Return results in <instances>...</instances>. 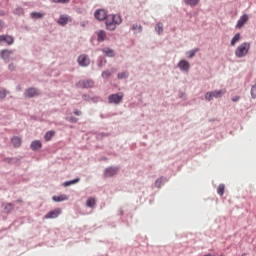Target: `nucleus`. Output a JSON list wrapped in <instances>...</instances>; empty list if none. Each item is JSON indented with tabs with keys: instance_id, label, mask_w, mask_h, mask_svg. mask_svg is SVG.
Returning a JSON list of instances; mask_svg holds the SVG:
<instances>
[{
	"instance_id": "nucleus-1",
	"label": "nucleus",
	"mask_w": 256,
	"mask_h": 256,
	"mask_svg": "<svg viewBox=\"0 0 256 256\" xmlns=\"http://www.w3.org/2000/svg\"><path fill=\"white\" fill-rule=\"evenodd\" d=\"M122 22L123 20L120 15L109 14L106 16V29H108V31H115V29H117V25H121Z\"/></svg>"
},
{
	"instance_id": "nucleus-2",
	"label": "nucleus",
	"mask_w": 256,
	"mask_h": 256,
	"mask_svg": "<svg viewBox=\"0 0 256 256\" xmlns=\"http://www.w3.org/2000/svg\"><path fill=\"white\" fill-rule=\"evenodd\" d=\"M249 49H251V43L244 42L240 44L235 50L236 57H238L239 59H241L242 57H247Z\"/></svg>"
},
{
	"instance_id": "nucleus-3",
	"label": "nucleus",
	"mask_w": 256,
	"mask_h": 256,
	"mask_svg": "<svg viewBox=\"0 0 256 256\" xmlns=\"http://www.w3.org/2000/svg\"><path fill=\"white\" fill-rule=\"evenodd\" d=\"M226 93H227V89L207 92L205 94V99H206V101H213V99H219V98L223 97V95H225Z\"/></svg>"
},
{
	"instance_id": "nucleus-4",
	"label": "nucleus",
	"mask_w": 256,
	"mask_h": 256,
	"mask_svg": "<svg viewBox=\"0 0 256 256\" xmlns=\"http://www.w3.org/2000/svg\"><path fill=\"white\" fill-rule=\"evenodd\" d=\"M123 93L120 92V93H116V94H111L109 97H108V103H114L115 105H119V103L121 101H123Z\"/></svg>"
},
{
	"instance_id": "nucleus-5",
	"label": "nucleus",
	"mask_w": 256,
	"mask_h": 256,
	"mask_svg": "<svg viewBox=\"0 0 256 256\" xmlns=\"http://www.w3.org/2000/svg\"><path fill=\"white\" fill-rule=\"evenodd\" d=\"M63 213V210H61V208H56L54 210H51L50 212H48L44 218L46 219H57V217H59V215H61Z\"/></svg>"
},
{
	"instance_id": "nucleus-6",
	"label": "nucleus",
	"mask_w": 256,
	"mask_h": 256,
	"mask_svg": "<svg viewBox=\"0 0 256 256\" xmlns=\"http://www.w3.org/2000/svg\"><path fill=\"white\" fill-rule=\"evenodd\" d=\"M94 17L98 21H105L108 17L107 11L105 9L96 10L94 13Z\"/></svg>"
},
{
	"instance_id": "nucleus-7",
	"label": "nucleus",
	"mask_w": 256,
	"mask_h": 256,
	"mask_svg": "<svg viewBox=\"0 0 256 256\" xmlns=\"http://www.w3.org/2000/svg\"><path fill=\"white\" fill-rule=\"evenodd\" d=\"M78 64L81 67H87L89 65V57L85 54H82L78 57Z\"/></svg>"
},
{
	"instance_id": "nucleus-8",
	"label": "nucleus",
	"mask_w": 256,
	"mask_h": 256,
	"mask_svg": "<svg viewBox=\"0 0 256 256\" xmlns=\"http://www.w3.org/2000/svg\"><path fill=\"white\" fill-rule=\"evenodd\" d=\"M247 21H249V15H242L236 24V29H241Z\"/></svg>"
},
{
	"instance_id": "nucleus-9",
	"label": "nucleus",
	"mask_w": 256,
	"mask_h": 256,
	"mask_svg": "<svg viewBox=\"0 0 256 256\" xmlns=\"http://www.w3.org/2000/svg\"><path fill=\"white\" fill-rule=\"evenodd\" d=\"M79 87H83L84 89H90L95 85L92 80H83L78 83Z\"/></svg>"
},
{
	"instance_id": "nucleus-10",
	"label": "nucleus",
	"mask_w": 256,
	"mask_h": 256,
	"mask_svg": "<svg viewBox=\"0 0 256 256\" xmlns=\"http://www.w3.org/2000/svg\"><path fill=\"white\" fill-rule=\"evenodd\" d=\"M37 95H39V90H37V88H28L25 91V96L26 97H37Z\"/></svg>"
},
{
	"instance_id": "nucleus-11",
	"label": "nucleus",
	"mask_w": 256,
	"mask_h": 256,
	"mask_svg": "<svg viewBox=\"0 0 256 256\" xmlns=\"http://www.w3.org/2000/svg\"><path fill=\"white\" fill-rule=\"evenodd\" d=\"M69 22H71V17H69L67 15H61L60 18L58 19V23L62 27H65V25H67V23H69Z\"/></svg>"
},
{
	"instance_id": "nucleus-12",
	"label": "nucleus",
	"mask_w": 256,
	"mask_h": 256,
	"mask_svg": "<svg viewBox=\"0 0 256 256\" xmlns=\"http://www.w3.org/2000/svg\"><path fill=\"white\" fill-rule=\"evenodd\" d=\"M52 200L55 203H61L62 201H69V196H67L66 194H61L59 196H53Z\"/></svg>"
},
{
	"instance_id": "nucleus-13",
	"label": "nucleus",
	"mask_w": 256,
	"mask_h": 256,
	"mask_svg": "<svg viewBox=\"0 0 256 256\" xmlns=\"http://www.w3.org/2000/svg\"><path fill=\"white\" fill-rule=\"evenodd\" d=\"M117 168L109 167L105 169L104 175L105 177H113L114 175H117Z\"/></svg>"
},
{
	"instance_id": "nucleus-14",
	"label": "nucleus",
	"mask_w": 256,
	"mask_h": 256,
	"mask_svg": "<svg viewBox=\"0 0 256 256\" xmlns=\"http://www.w3.org/2000/svg\"><path fill=\"white\" fill-rule=\"evenodd\" d=\"M178 67L181 71H189V62H187L186 60H181L178 63Z\"/></svg>"
},
{
	"instance_id": "nucleus-15",
	"label": "nucleus",
	"mask_w": 256,
	"mask_h": 256,
	"mask_svg": "<svg viewBox=\"0 0 256 256\" xmlns=\"http://www.w3.org/2000/svg\"><path fill=\"white\" fill-rule=\"evenodd\" d=\"M11 143L13 145V147H15L16 149L21 147V137H18V136H14L12 139H11Z\"/></svg>"
},
{
	"instance_id": "nucleus-16",
	"label": "nucleus",
	"mask_w": 256,
	"mask_h": 256,
	"mask_svg": "<svg viewBox=\"0 0 256 256\" xmlns=\"http://www.w3.org/2000/svg\"><path fill=\"white\" fill-rule=\"evenodd\" d=\"M30 147H31L32 151H39V149H41V147H43V145L41 144V141L35 140L31 143Z\"/></svg>"
},
{
	"instance_id": "nucleus-17",
	"label": "nucleus",
	"mask_w": 256,
	"mask_h": 256,
	"mask_svg": "<svg viewBox=\"0 0 256 256\" xmlns=\"http://www.w3.org/2000/svg\"><path fill=\"white\" fill-rule=\"evenodd\" d=\"M11 55H13L12 50H2L1 51V57H2V59H4V61H7V59H9V57H11Z\"/></svg>"
},
{
	"instance_id": "nucleus-18",
	"label": "nucleus",
	"mask_w": 256,
	"mask_h": 256,
	"mask_svg": "<svg viewBox=\"0 0 256 256\" xmlns=\"http://www.w3.org/2000/svg\"><path fill=\"white\" fill-rule=\"evenodd\" d=\"M98 41H105L107 39V33L104 30H99L97 32Z\"/></svg>"
},
{
	"instance_id": "nucleus-19",
	"label": "nucleus",
	"mask_w": 256,
	"mask_h": 256,
	"mask_svg": "<svg viewBox=\"0 0 256 256\" xmlns=\"http://www.w3.org/2000/svg\"><path fill=\"white\" fill-rule=\"evenodd\" d=\"M102 52L106 55V57H115V52L111 48H104Z\"/></svg>"
},
{
	"instance_id": "nucleus-20",
	"label": "nucleus",
	"mask_w": 256,
	"mask_h": 256,
	"mask_svg": "<svg viewBox=\"0 0 256 256\" xmlns=\"http://www.w3.org/2000/svg\"><path fill=\"white\" fill-rule=\"evenodd\" d=\"M240 40H241V34L239 33L235 34V36L231 40L232 47H235V45H237V43H239Z\"/></svg>"
},
{
	"instance_id": "nucleus-21",
	"label": "nucleus",
	"mask_w": 256,
	"mask_h": 256,
	"mask_svg": "<svg viewBox=\"0 0 256 256\" xmlns=\"http://www.w3.org/2000/svg\"><path fill=\"white\" fill-rule=\"evenodd\" d=\"M199 1L200 0H184V3L190 7H197V5H199Z\"/></svg>"
},
{
	"instance_id": "nucleus-22",
	"label": "nucleus",
	"mask_w": 256,
	"mask_h": 256,
	"mask_svg": "<svg viewBox=\"0 0 256 256\" xmlns=\"http://www.w3.org/2000/svg\"><path fill=\"white\" fill-rule=\"evenodd\" d=\"M53 137H55V131L51 130V131L46 132L44 139H45V141H51V138H53Z\"/></svg>"
},
{
	"instance_id": "nucleus-23",
	"label": "nucleus",
	"mask_w": 256,
	"mask_h": 256,
	"mask_svg": "<svg viewBox=\"0 0 256 256\" xmlns=\"http://www.w3.org/2000/svg\"><path fill=\"white\" fill-rule=\"evenodd\" d=\"M80 179L75 178L74 180L66 181L63 183V187H70V185H75V183H79Z\"/></svg>"
},
{
	"instance_id": "nucleus-24",
	"label": "nucleus",
	"mask_w": 256,
	"mask_h": 256,
	"mask_svg": "<svg viewBox=\"0 0 256 256\" xmlns=\"http://www.w3.org/2000/svg\"><path fill=\"white\" fill-rule=\"evenodd\" d=\"M13 209H15V205L13 203H7L4 206V210L6 213H11V211H13Z\"/></svg>"
},
{
	"instance_id": "nucleus-25",
	"label": "nucleus",
	"mask_w": 256,
	"mask_h": 256,
	"mask_svg": "<svg viewBox=\"0 0 256 256\" xmlns=\"http://www.w3.org/2000/svg\"><path fill=\"white\" fill-rule=\"evenodd\" d=\"M199 53V48H195L193 50H190L187 52L188 55V59H193V57H195V55Z\"/></svg>"
},
{
	"instance_id": "nucleus-26",
	"label": "nucleus",
	"mask_w": 256,
	"mask_h": 256,
	"mask_svg": "<svg viewBox=\"0 0 256 256\" xmlns=\"http://www.w3.org/2000/svg\"><path fill=\"white\" fill-rule=\"evenodd\" d=\"M44 16H45V14H43L41 12H32L31 13L32 19H43Z\"/></svg>"
},
{
	"instance_id": "nucleus-27",
	"label": "nucleus",
	"mask_w": 256,
	"mask_h": 256,
	"mask_svg": "<svg viewBox=\"0 0 256 256\" xmlns=\"http://www.w3.org/2000/svg\"><path fill=\"white\" fill-rule=\"evenodd\" d=\"M86 205L88 207H95V205H97V201L95 200V198H89L87 201H86Z\"/></svg>"
},
{
	"instance_id": "nucleus-28",
	"label": "nucleus",
	"mask_w": 256,
	"mask_h": 256,
	"mask_svg": "<svg viewBox=\"0 0 256 256\" xmlns=\"http://www.w3.org/2000/svg\"><path fill=\"white\" fill-rule=\"evenodd\" d=\"M155 31H157L158 35H161V33H163V23L158 22L156 24Z\"/></svg>"
},
{
	"instance_id": "nucleus-29",
	"label": "nucleus",
	"mask_w": 256,
	"mask_h": 256,
	"mask_svg": "<svg viewBox=\"0 0 256 256\" xmlns=\"http://www.w3.org/2000/svg\"><path fill=\"white\" fill-rule=\"evenodd\" d=\"M217 193L221 197H223V193H225V184H220L217 188Z\"/></svg>"
},
{
	"instance_id": "nucleus-30",
	"label": "nucleus",
	"mask_w": 256,
	"mask_h": 256,
	"mask_svg": "<svg viewBox=\"0 0 256 256\" xmlns=\"http://www.w3.org/2000/svg\"><path fill=\"white\" fill-rule=\"evenodd\" d=\"M117 77H118V79H127L129 77V73L121 72V73H118Z\"/></svg>"
},
{
	"instance_id": "nucleus-31",
	"label": "nucleus",
	"mask_w": 256,
	"mask_h": 256,
	"mask_svg": "<svg viewBox=\"0 0 256 256\" xmlns=\"http://www.w3.org/2000/svg\"><path fill=\"white\" fill-rule=\"evenodd\" d=\"M4 41H5L8 45H13V41H14V40H13V38H12L11 36L6 35Z\"/></svg>"
},
{
	"instance_id": "nucleus-32",
	"label": "nucleus",
	"mask_w": 256,
	"mask_h": 256,
	"mask_svg": "<svg viewBox=\"0 0 256 256\" xmlns=\"http://www.w3.org/2000/svg\"><path fill=\"white\" fill-rule=\"evenodd\" d=\"M111 73H112L111 71L102 72L103 79H107V78L111 77Z\"/></svg>"
},
{
	"instance_id": "nucleus-33",
	"label": "nucleus",
	"mask_w": 256,
	"mask_h": 256,
	"mask_svg": "<svg viewBox=\"0 0 256 256\" xmlns=\"http://www.w3.org/2000/svg\"><path fill=\"white\" fill-rule=\"evenodd\" d=\"M251 95L253 99H256V84L251 88Z\"/></svg>"
},
{
	"instance_id": "nucleus-34",
	"label": "nucleus",
	"mask_w": 256,
	"mask_h": 256,
	"mask_svg": "<svg viewBox=\"0 0 256 256\" xmlns=\"http://www.w3.org/2000/svg\"><path fill=\"white\" fill-rule=\"evenodd\" d=\"M7 97V91L0 90V99H5Z\"/></svg>"
},
{
	"instance_id": "nucleus-35",
	"label": "nucleus",
	"mask_w": 256,
	"mask_h": 256,
	"mask_svg": "<svg viewBox=\"0 0 256 256\" xmlns=\"http://www.w3.org/2000/svg\"><path fill=\"white\" fill-rule=\"evenodd\" d=\"M52 3H69L71 0H51Z\"/></svg>"
},
{
	"instance_id": "nucleus-36",
	"label": "nucleus",
	"mask_w": 256,
	"mask_h": 256,
	"mask_svg": "<svg viewBox=\"0 0 256 256\" xmlns=\"http://www.w3.org/2000/svg\"><path fill=\"white\" fill-rule=\"evenodd\" d=\"M239 99H240L239 96H234V97H232V101H233L234 103H237V101H239Z\"/></svg>"
},
{
	"instance_id": "nucleus-37",
	"label": "nucleus",
	"mask_w": 256,
	"mask_h": 256,
	"mask_svg": "<svg viewBox=\"0 0 256 256\" xmlns=\"http://www.w3.org/2000/svg\"><path fill=\"white\" fill-rule=\"evenodd\" d=\"M9 70L10 71H15V65L14 64H10L9 65Z\"/></svg>"
},
{
	"instance_id": "nucleus-38",
	"label": "nucleus",
	"mask_w": 256,
	"mask_h": 256,
	"mask_svg": "<svg viewBox=\"0 0 256 256\" xmlns=\"http://www.w3.org/2000/svg\"><path fill=\"white\" fill-rule=\"evenodd\" d=\"M5 36H6V35L0 36V43H2V41H5Z\"/></svg>"
},
{
	"instance_id": "nucleus-39",
	"label": "nucleus",
	"mask_w": 256,
	"mask_h": 256,
	"mask_svg": "<svg viewBox=\"0 0 256 256\" xmlns=\"http://www.w3.org/2000/svg\"><path fill=\"white\" fill-rule=\"evenodd\" d=\"M74 115H81V111L75 110V111H74Z\"/></svg>"
},
{
	"instance_id": "nucleus-40",
	"label": "nucleus",
	"mask_w": 256,
	"mask_h": 256,
	"mask_svg": "<svg viewBox=\"0 0 256 256\" xmlns=\"http://www.w3.org/2000/svg\"><path fill=\"white\" fill-rule=\"evenodd\" d=\"M160 183H161V181L156 180V182H155L156 187H159V186H160Z\"/></svg>"
},
{
	"instance_id": "nucleus-41",
	"label": "nucleus",
	"mask_w": 256,
	"mask_h": 256,
	"mask_svg": "<svg viewBox=\"0 0 256 256\" xmlns=\"http://www.w3.org/2000/svg\"><path fill=\"white\" fill-rule=\"evenodd\" d=\"M0 27H3V20H0Z\"/></svg>"
},
{
	"instance_id": "nucleus-42",
	"label": "nucleus",
	"mask_w": 256,
	"mask_h": 256,
	"mask_svg": "<svg viewBox=\"0 0 256 256\" xmlns=\"http://www.w3.org/2000/svg\"><path fill=\"white\" fill-rule=\"evenodd\" d=\"M18 11H19L20 13H23V9H22V8H19Z\"/></svg>"
},
{
	"instance_id": "nucleus-43",
	"label": "nucleus",
	"mask_w": 256,
	"mask_h": 256,
	"mask_svg": "<svg viewBox=\"0 0 256 256\" xmlns=\"http://www.w3.org/2000/svg\"><path fill=\"white\" fill-rule=\"evenodd\" d=\"M71 121H74L75 123L77 122V119H75V118H72V120Z\"/></svg>"
},
{
	"instance_id": "nucleus-44",
	"label": "nucleus",
	"mask_w": 256,
	"mask_h": 256,
	"mask_svg": "<svg viewBox=\"0 0 256 256\" xmlns=\"http://www.w3.org/2000/svg\"><path fill=\"white\" fill-rule=\"evenodd\" d=\"M132 29H133V30L137 29V26H133Z\"/></svg>"
},
{
	"instance_id": "nucleus-45",
	"label": "nucleus",
	"mask_w": 256,
	"mask_h": 256,
	"mask_svg": "<svg viewBox=\"0 0 256 256\" xmlns=\"http://www.w3.org/2000/svg\"><path fill=\"white\" fill-rule=\"evenodd\" d=\"M241 256H247V254L244 253V254H242Z\"/></svg>"
},
{
	"instance_id": "nucleus-46",
	"label": "nucleus",
	"mask_w": 256,
	"mask_h": 256,
	"mask_svg": "<svg viewBox=\"0 0 256 256\" xmlns=\"http://www.w3.org/2000/svg\"><path fill=\"white\" fill-rule=\"evenodd\" d=\"M116 70H113L112 73H115Z\"/></svg>"
},
{
	"instance_id": "nucleus-47",
	"label": "nucleus",
	"mask_w": 256,
	"mask_h": 256,
	"mask_svg": "<svg viewBox=\"0 0 256 256\" xmlns=\"http://www.w3.org/2000/svg\"><path fill=\"white\" fill-rule=\"evenodd\" d=\"M0 15H4V14H1V13H0Z\"/></svg>"
}]
</instances>
